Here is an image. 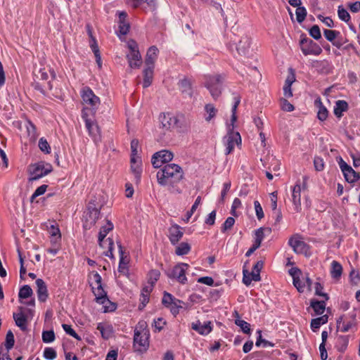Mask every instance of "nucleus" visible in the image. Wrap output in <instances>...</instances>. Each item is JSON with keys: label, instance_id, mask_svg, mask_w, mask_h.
I'll list each match as a JSON object with an SVG mask.
<instances>
[{"label": "nucleus", "instance_id": "obj_43", "mask_svg": "<svg viewBox=\"0 0 360 360\" xmlns=\"http://www.w3.org/2000/svg\"><path fill=\"white\" fill-rule=\"evenodd\" d=\"M90 46H91L92 51L94 52V53L95 55V57L96 58V62H97L98 66L101 67V58L98 46L96 44V41L94 37H92V39H91Z\"/></svg>", "mask_w": 360, "mask_h": 360}, {"label": "nucleus", "instance_id": "obj_29", "mask_svg": "<svg viewBox=\"0 0 360 360\" xmlns=\"http://www.w3.org/2000/svg\"><path fill=\"white\" fill-rule=\"evenodd\" d=\"M179 86L180 90L185 95L191 97L193 94V90L191 87V81L187 78H184L179 81Z\"/></svg>", "mask_w": 360, "mask_h": 360}, {"label": "nucleus", "instance_id": "obj_35", "mask_svg": "<svg viewBox=\"0 0 360 360\" xmlns=\"http://www.w3.org/2000/svg\"><path fill=\"white\" fill-rule=\"evenodd\" d=\"M205 115L204 118L205 121L210 122L213 118L215 117L217 113V109L214 106L213 104L208 103L205 105Z\"/></svg>", "mask_w": 360, "mask_h": 360}, {"label": "nucleus", "instance_id": "obj_27", "mask_svg": "<svg viewBox=\"0 0 360 360\" xmlns=\"http://www.w3.org/2000/svg\"><path fill=\"white\" fill-rule=\"evenodd\" d=\"M158 53L159 50L155 46H153L148 49L145 59V63L146 66L154 67V64L158 58Z\"/></svg>", "mask_w": 360, "mask_h": 360}, {"label": "nucleus", "instance_id": "obj_14", "mask_svg": "<svg viewBox=\"0 0 360 360\" xmlns=\"http://www.w3.org/2000/svg\"><path fill=\"white\" fill-rule=\"evenodd\" d=\"M264 231H267L269 233L271 232L269 228H259L255 231V238L252 246L246 252L245 256L250 257L257 248L261 245L262 241L264 237Z\"/></svg>", "mask_w": 360, "mask_h": 360}, {"label": "nucleus", "instance_id": "obj_58", "mask_svg": "<svg viewBox=\"0 0 360 360\" xmlns=\"http://www.w3.org/2000/svg\"><path fill=\"white\" fill-rule=\"evenodd\" d=\"M47 187L48 186L46 184L39 186L32 195L30 201L32 202L37 197L43 195L46 192Z\"/></svg>", "mask_w": 360, "mask_h": 360}, {"label": "nucleus", "instance_id": "obj_61", "mask_svg": "<svg viewBox=\"0 0 360 360\" xmlns=\"http://www.w3.org/2000/svg\"><path fill=\"white\" fill-rule=\"evenodd\" d=\"M309 34L316 40L321 39V34L319 27L316 25H313L309 30Z\"/></svg>", "mask_w": 360, "mask_h": 360}, {"label": "nucleus", "instance_id": "obj_60", "mask_svg": "<svg viewBox=\"0 0 360 360\" xmlns=\"http://www.w3.org/2000/svg\"><path fill=\"white\" fill-rule=\"evenodd\" d=\"M39 147L40 148V150L43 152H44L45 153H50L51 152V147L49 144V143L47 142V141L44 139V138H41L39 141Z\"/></svg>", "mask_w": 360, "mask_h": 360}, {"label": "nucleus", "instance_id": "obj_50", "mask_svg": "<svg viewBox=\"0 0 360 360\" xmlns=\"http://www.w3.org/2000/svg\"><path fill=\"white\" fill-rule=\"evenodd\" d=\"M50 233L51 234V242L53 244L58 243L61 237L59 229L56 228L53 225H52L51 226Z\"/></svg>", "mask_w": 360, "mask_h": 360}, {"label": "nucleus", "instance_id": "obj_19", "mask_svg": "<svg viewBox=\"0 0 360 360\" xmlns=\"http://www.w3.org/2000/svg\"><path fill=\"white\" fill-rule=\"evenodd\" d=\"M100 216L99 209H93L91 211H86L84 215L85 221L83 227L84 229H90L94 226Z\"/></svg>", "mask_w": 360, "mask_h": 360}, {"label": "nucleus", "instance_id": "obj_63", "mask_svg": "<svg viewBox=\"0 0 360 360\" xmlns=\"http://www.w3.org/2000/svg\"><path fill=\"white\" fill-rule=\"evenodd\" d=\"M254 206H255V213H256V216H257V219L259 220L262 219L264 217V214L263 209H262L259 202L257 200H255L254 202Z\"/></svg>", "mask_w": 360, "mask_h": 360}, {"label": "nucleus", "instance_id": "obj_17", "mask_svg": "<svg viewBox=\"0 0 360 360\" xmlns=\"http://www.w3.org/2000/svg\"><path fill=\"white\" fill-rule=\"evenodd\" d=\"M292 202L294 205V210L297 212H300L301 207V183L297 181L292 190Z\"/></svg>", "mask_w": 360, "mask_h": 360}, {"label": "nucleus", "instance_id": "obj_30", "mask_svg": "<svg viewBox=\"0 0 360 360\" xmlns=\"http://www.w3.org/2000/svg\"><path fill=\"white\" fill-rule=\"evenodd\" d=\"M153 70L154 67L152 66H146V68L143 70V88H147L152 84L153 78Z\"/></svg>", "mask_w": 360, "mask_h": 360}, {"label": "nucleus", "instance_id": "obj_32", "mask_svg": "<svg viewBox=\"0 0 360 360\" xmlns=\"http://www.w3.org/2000/svg\"><path fill=\"white\" fill-rule=\"evenodd\" d=\"M348 109V104L345 101L339 100L336 101L334 107V114L337 117H340L342 115V112L347 111Z\"/></svg>", "mask_w": 360, "mask_h": 360}, {"label": "nucleus", "instance_id": "obj_54", "mask_svg": "<svg viewBox=\"0 0 360 360\" xmlns=\"http://www.w3.org/2000/svg\"><path fill=\"white\" fill-rule=\"evenodd\" d=\"M56 352L52 347H46L44 350V357L47 360H53L56 358Z\"/></svg>", "mask_w": 360, "mask_h": 360}, {"label": "nucleus", "instance_id": "obj_4", "mask_svg": "<svg viewBox=\"0 0 360 360\" xmlns=\"http://www.w3.org/2000/svg\"><path fill=\"white\" fill-rule=\"evenodd\" d=\"M101 281V276L98 272L94 271L89 276V282L96 297V302L104 304L108 300L107 294L102 287Z\"/></svg>", "mask_w": 360, "mask_h": 360}, {"label": "nucleus", "instance_id": "obj_13", "mask_svg": "<svg viewBox=\"0 0 360 360\" xmlns=\"http://www.w3.org/2000/svg\"><path fill=\"white\" fill-rule=\"evenodd\" d=\"M338 165L347 182L354 183L360 179L359 173L355 172L352 167L347 165L341 158L338 161Z\"/></svg>", "mask_w": 360, "mask_h": 360}, {"label": "nucleus", "instance_id": "obj_59", "mask_svg": "<svg viewBox=\"0 0 360 360\" xmlns=\"http://www.w3.org/2000/svg\"><path fill=\"white\" fill-rule=\"evenodd\" d=\"M176 300V298L170 293L165 292L162 300V304L169 307L170 304Z\"/></svg>", "mask_w": 360, "mask_h": 360}, {"label": "nucleus", "instance_id": "obj_41", "mask_svg": "<svg viewBox=\"0 0 360 360\" xmlns=\"http://www.w3.org/2000/svg\"><path fill=\"white\" fill-rule=\"evenodd\" d=\"M190 250L191 245L188 243L182 242L178 246H176L175 253L177 255L182 256L187 255Z\"/></svg>", "mask_w": 360, "mask_h": 360}, {"label": "nucleus", "instance_id": "obj_20", "mask_svg": "<svg viewBox=\"0 0 360 360\" xmlns=\"http://www.w3.org/2000/svg\"><path fill=\"white\" fill-rule=\"evenodd\" d=\"M289 274L292 277L294 286L300 292H303L305 289V283H302L300 278V270L297 267H292L289 270Z\"/></svg>", "mask_w": 360, "mask_h": 360}, {"label": "nucleus", "instance_id": "obj_49", "mask_svg": "<svg viewBox=\"0 0 360 360\" xmlns=\"http://www.w3.org/2000/svg\"><path fill=\"white\" fill-rule=\"evenodd\" d=\"M338 15L339 18L345 22H349L350 20V15L348 11L343 8L342 6H339L338 8Z\"/></svg>", "mask_w": 360, "mask_h": 360}, {"label": "nucleus", "instance_id": "obj_64", "mask_svg": "<svg viewBox=\"0 0 360 360\" xmlns=\"http://www.w3.org/2000/svg\"><path fill=\"white\" fill-rule=\"evenodd\" d=\"M281 109L286 112H292L294 110V106L285 98L281 99Z\"/></svg>", "mask_w": 360, "mask_h": 360}, {"label": "nucleus", "instance_id": "obj_40", "mask_svg": "<svg viewBox=\"0 0 360 360\" xmlns=\"http://www.w3.org/2000/svg\"><path fill=\"white\" fill-rule=\"evenodd\" d=\"M263 262L258 261L254 266L253 269L251 272L252 278L254 279L255 281H259L261 279L260 277V271L263 267Z\"/></svg>", "mask_w": 360, "mask_h": 360}, {"label": "nucleus", "instance_id": "obj_2", "mask_svg": "<svg viewBox=\"0 0 360 360\" xmlns=\"http://www.w3.org/2000/svg\"><path fill=\"white\" fill-rule=\"evenodd\" d=\"M184 173L182 168L176 164L168 163L164 165L157 172L158 182L162 186L173 188L184 178Z\"/></svg>", "mask_w": 360, "mask_h": 360}, {"label": "nucleus", "instance_id": "obj_44", "mask_svg": "<svg viewBox=\"0 0 360 360\" xmlns=\"http://www.w3.org/2000/svg\"><path fill=\"white\" fill-rule=\"evenodd\" d=\"M349 338L347 336H340L338 338L336 347L339 352H343L347 347Z\"/></svg>", "mask_w": 360, "mask_h": 360}, {"label": "nucleus", "instance_id": "obj_53", "mask_svg": "<svg viewBox=\"0 0 360 360\" xmlns=\"http://www.w3.org/2000/svg\"><path fill=\"white\" fill-rule=\"evenodd\" d=\"M55 340V333L53 330H46L42 333V340L45 343H50Z\"/></svg>", "mask_w": 360, "mask_h": 360}, {"label": "nucleus", "instance_id": "obj_26", "mask_svg": "<svg viewBox=\"0 0 360 360\" xmlns=\"http://www.w3.org/2000/svg\"><path fill=\"white\" fill-rule=\"evenodd\" d=\"M127 58L131 68H139L142 64L140 52L128 53Z\"/></svg>", "mask_w": 360, "mask_h": 360}, {"label": "nucleus", "instance_id": "obj_10", "mask_svg": "<svg viewBox=\"0 0 360 360\" xmlns=\"http://www.w3.org/2000/svg\"><path fill=\"white\" fill-rule=\"evenodd\" d=\"M174 158V154L168 150H162L153 154L151 162L155 168H162L165 163L169 162Z\"/></svg>", "mask_w": 360, "mask_h": 360}, {"label": "nucleus", "instance_id": "obj_48", "mask_svg": "<svg viewBox=\"0 0 360 360\" xmlns=\"http://www.w3.org/2000/svg\"><path fill=\"white\" fill-rule=\"evenodd\" d=\"M160 272L158 270L153 269L148 273V285L154 286L156 281L159 279Z\"/></svg>", "mask_w": 360, "mask_h": 360}, {"label": "nucleus", "instance_id": "obj_47", "mask_svg": "<svg viewBox=\"0 0 360 360\" xmlns=\"http://www.w3.org/2000/svg\"><path fill=\"white\" fill-rule=\"evenodd\" d=\"M32 289L28 285H23L19 290L18 296L20 299H26L32 295Z\"/></svg>", "mask_w": 360, "mask_h": 360}, {"label": "nucleus", "instance_id": "obj_3", "mask_svg": "<svg viewBox=\"0 0 360 360\" xmlns=\"http://www.w3.org/2000/svg\"><path fill=\"white\" fill-rule=\"evenodd\" d=\"M149 332L147 329L146 322L139 321L134 336V347L136 351L143 352L147 350L149 346Z\"/></svg>", "mask_w": 360, "mask_h": 360}, {"label": "nucleus", "instance_id": "obj_6", "mask_svg": "<svg viewBox=\"0 0 360 360\" xmlns=\"http://www.w3.org/2000/svg\"><path fill=\"white\" fill-rule=\"evenodd\" d=\"M80 95L83 104L90 107V108H86L88 109L87 112L91 110L93 113H95L100 105V98L89 86H84L80 91Z\"/></svg>", "mask_w": 360, "mask_h": 360}, {"label": "nucleus", "instance_id": "obj_5", "mask_svg": "<svg viewBox=\"0 0 360 360\" xmlns=\"http://www.w3.org/2000/svg\"><path fill=\"white\" fill-rule=\"evenodd\" d=\"M53 169L52 165L45 162H39L30 165L28 167L29 181H33L45 176Z\"/></svg>", "mask_w": 360, "mask_h": 360}, {"label": "nucleus", "instance_id": "obj_39", "mask_svg": "<svg viewBox=\"0 0 360 360\" xmlns=\"http://www.w3.org/2000/svg\"><path fill=\"white\" fill-rule=\"evenodd\" d=\"M113 224L111 221H108L106 224L103 226L100 229L98 233V240L101 241V239L105 238L108 233L113 229Z\"/></svg>", "mask_w": 360, "mask_h": 360}, {"label": "nucleus", "instance_id": "obj_38", "mask_svg": "<svg viewBox=\"0 0 360 360\" xmlns=\"http://www.w3.org/2000/svg\"><path fill=\"white\" fill-rule=\"evenodd\" d=\"M328 321V316L323 315L322 316L314 319L311 321V328L313 331L318 330L320 326Z\"/></svg>", "mask_w": 360, "mask_h": 360}, {"label": "nucleus", "instance_id": "obj_24", "mask_svg": "<svg viewBox=\"0 0 360 360\" xmlns=\"http://www.w3.org/2000/svg\"><path fill=\"white\" fill-rule=\"evenodd\" d=\"M98 244L99 246L104 250L103 253L106 257L114 258L112 254L114 243L112 238H108L101 239V242L98 240Z\"/></svg>", "mask_w": 360, "mask_h": 360}, {"label": "nucleus", "instance_id": "obj_57", "mask_svg": "<svg viewBox=\"0 0 360 360\" xmlns=\"http://www.w3.org/2000/svg\"><path fill=\"white\" fill-rule=\"evenodd\" d=\"M235 224V219L232 217H228L221 227V232L225 233L226 231L231 229Z\"/></svg>", "mask_w": 360, "mask_h": 360}, {"label": "nucleus", "instance_id": "obj_22", "mask_svg": "<svg viewBox=\"0 0 360 360\" xmlns=\"http://www.w3.org/2000/svg\"><path fill=\"white\" fill-rule=\"evenodd\" d=\"M119 15V32L122 35H126L129 30V24L127 22V13L125 11H118Z\"/></svg>", "mask_w": 360, "mask_h": 360}, {"label": "nucleus", "instance_id": "obj_51", "mask_svg": "<svg viewBox=\"0 0 360 360\" xmlns=\"http://www.w3.org/2000/svg\"><path fill=\"white\" fill-rule=\"evenodd\" d=\"M307 13V10L304 7L301 6L297 8L295 11L297 21L299 23L302 22L305 20Z\"/></svg>", "mask_w": 360, "mask_h": 360}, {"label": "nucleus", "instance_id": "obj_52", "mask_svg": "<svg viewBox=\"0 0 360 360\" xmlns=\"http://www.w3.org/2000/svg\"><path fill=\"white\" fill-rule=\"evenodd\" d=\"M15 340H14V335L11 330H8L6 333V342H5V347L6 349L8 351L10 350L14 345Z\"/></svg>", "mask_w": 360, "mask_h": 360}, {"label": "nucleus", "instance_id": "obj_33", "mask_svg": "<svg viewBox=\"0 0 360 360\" xmlns=\"http://www.w3.org/2000/svg\"><path fill=\"white\" fill-rule=\"evenodd\" d=\"M97 330L101 333L102 338L105 340L110 338L112 333V328L111 326L102 323H99L98 324Z\"/></svg>", "mask_w": 360, "mask_h": 360}, {"label": "nucleus", "instance_id": "obj_15", "mask_svg": "<svg viewBox=\"0 0 360 360\" xmlns=\"http://www.w3.org/2000/svg\"><path fill=\"white\" fill-rule=\"evenodd\" d=\"M183 229L176 224H172L168 229V238L170 243L175 245L184 236Z\"/></svg>", "mask_w": 360, "mask_h": 360}, {"label": "nucleus", "instance_id": "obj_1", "mask_svg": "<svg viewBox=\"0 0 360 360\" xmlns=\"http://www.w3.org/2000/svg\"><path fill=\"white\" fill-rule=\"evenodd\" d=\"M233 100L234 102L231 108V122L227 124V134L223 138V143L226 146V155L230 154L236 146L241 144V137L239 132L234 131V124L237 120L236 111L240 103V97L235 96Z\"/></svg>", "mask_w": 360, "mask_h": 360}, {"label": "nucleus", "instance_id": "obj_46", "mask_svg": "<svg viewBox=\"0 0 360 360\" xmlns=\"http://www.w3.org/2000/svg\"><path fill=\"white\" fill-rule=\"evenodd\" d=\"M139 147V141L137 139H133L131 141V162H135V158H138Z\"/></svg>", "mask_w": 360, "mask_h": 360}, {"label": "nucleus", "instance_id": "obj_12", "mask_svg": "<svg viewBox=\"0 0 360 360\" xmlns=\"http://www.w3.org/2000/svg\"><path fill=\"white\" fill-rule=\"evenodd\" d=\"M288 244L297 254H303L306 256L310 255L309 246L301 239L299 235L291 237L288 241Z\"/></svg>", "mask_w": 360, "mask_h": 360}, {"label": "nucleus", "instance_id": "obj_55", "mask_svg": "<svg viewBox=\"0 0 360 360\" xmlns=\"http://www.w3.org/2000/svg\"><path fill=\"white\" fill-rule=\"evenodd\" d=\"M339 34H340V32L338 31H335V30H323L324 37H326V39L328 41H329L330 42H333Z\"/></svg>", "mask_w": 360, "mask_h": 360}, {"label": "nucleus", "instance_id": "obj_9", "mask_svg": "<svg viewBox=\"0 0 360 360\" xmlns=\"http://www.w3.org/2000/svg\"><path fill=\"white\" fill-rule=\"evenodd\" d=\"M300 49L304 56H319L322 53L321 46L312 39L304 37L300 42Z\"/></svg>", "mask_w": 360, "mask_h": 360}, {"label": "nucleus", "instance_id": "obj_62", "mask_svg": "<svg viewBox=\"0 0 360 360\" xmlns=\"http://www.w3.org/2000/svg\"><path fill=\"white\" fill-rule=\"evenodd\" d=\"M62 327L63 328V330L65 331V333L67 334H68L69 335L75 338V339L78 340H81V338L77 335V333L72 328L71 326L70 325H68V324H63L62 325Z\"/></svg>", "mask_w": 360, "mask_h": 360}, {"label": "nucleus", "instance_id": "obj_16", "mask_svg": "<svg viewBox=\"0 0 360 360\" xmlns=\"http://www.w3.org/2000/svg\"><path fill=\"white\" fill-rule=\"evenodd\" d=\"M162 127L166 130L174 128L178 123V119L170 113H162L160 115Z\"/></svg>", "mask_w": 360, "mask_h": 360}, {"label": "nucleus", "instance_id": "obj_23", "mask_svg": "<svg viewBox=\"0 0 360 360\" xmlns=\"http://www.w3.org/2000/svg\"><path fill=\"white\" fill-rule=\"evenodd\" d=\"M35 283L37 287V292L38 300L40 302H44L46 300L48 297V290L46 285L45 282L41 278H37Z\"/></svg>", "mask_w": 360, "mask_h": 360}, {"label": "nucleus", "instance_id": "obj_31", "mask_svg": "<svg viewBox=\"0 0 360 360\" xmlns=\"http://www.w3.org/2000/svg\"><path fill=\"white\" fill-rule=\"evenodd\" d=\"M315 105L319 108L317 112V117L321 121H324L327 119L328 111L326 108L323 105L321 99H316L315 101Z\"/></svg>", "mask_w": 360, "mask_h": 360}, {"label": "nucleus", "instance_id": "obj_21", "mask_svg": "<svg viewBox=\"0 0 360 360\" xmlns=\"http://www.w3.org/2000/svg\"><path fill=\"white\" fill-rule=\"evenodd\" d=\"M18 313H13V317L17 326H18L22 330L27 329V317L24 314L25 308L20 307L18 308Z\"/></svg>", "mask_w": 360, "mask_h": 360}, {"label": "nucleus", "instance_id": "obj_8", "mask_svg": "<svg viewBox=\"0 0 360 360\" xmlns=\"http://www.w3.org/2000/svg\"><path fill=\"white\" fill-rule=\"evenodd\" d=\"M87 108H84L82 112V117L85 122V126L89 134L95 142L101 141L100 129L97 124L89 117Z\"/></svg>", "mask_w": 360, "mask_h": 360}, {"label": "nucleus", "instance_id": "obj_28", "mask_svg": "<svg viewBox=\"0 0 360 360\" xmlns=\"http://www.w3.org/2000/svg\"><path fill=\"white\" fill-rule=\"evenodd\" d=\"M192 328L199 333L200 335H207L212 330L211 323L205 322L202 324L200 321L192 324Z\"/></svg>", "mask_w": 360, "mask_h": 360}, {"label": "nucleus", "instance_id": "obj_18", "mask_svg": "<svg viewBox=\"0 0 360 360\" xmlns=\"http://www.w3.org/2000/svg\"><path fill=\"white\" fill-rule=\"evenodd\" d=\"M251 39L248 36L242 37L239 41L236 50L239 55L249 57L250 53Z\"/></svg>", "mask_w": 360, "mask_h": 360}, {"label": "nucleus", "instance_id": "obj_34", "mask_svg": "<svg viewBox=\"0 0 360 360\" xmlns=\"http://www.w3.org/2000/svg\"><path fill=\"white\" fill-rule=\"evenodd\" d=\"M310 305L311 308L314 309L316 314L321 315L325 311L326 304L325 301L311 300Z\"/></svg>", "mask_w": 360, "mask_h": 360}, {"label": "nucleus", "instance_id": "obj_25", "mask_svg": "<svg viewBox=\"0 0 360 360\" xmlns=\"http://www.w3.org/2000/svg\"><path fill=\"white\" fill-rule=\"evenodd\" d=\"M355 323L353 321L347 319V316H341L337 320V327L342 333L348 332L353 327Z\"/></svg>", "mask_w": 360, "mask_h": 360}, {"label": "nucleus", "instance_id": "obj_37", "mask_svg": "<svg viewBox=\"0 0 360 360\" xmlns=\"http://www.w3.org/2000/svg\"><path fill=\"white\" fill-rule=\"evenodd\" d=\"M342 273V266L337 261H333L331 263L330 274L333 278L339 279Z\"/></svg>", "mask_w": 360, "mask_h": 360}, {"label": "nucleus", "instance_id": "obj_36", "mask_svg": "<svg viewBox=\"0 0 360 360\" xmlns=\"http://www.w3.org/2000/svg\"><path fill=\"white\" fill-rule=\"evenodd\" d=\"M235 323L238 326H239L242 331L245 334H250L251 329H250V324L246 322L244 320H242L240 319L239 314L237 311L235 312Z\"/></svg>", "mask_w": 360, "mask_h": 360}, {"label": "nucleus", "instance_id": "obj_11", "mask_svg": "<svg viewBox=\"0 0 360 360\" xmlns=\"http://www.w3.org/2000/svg\"><path fill=\"white\" fill-rule=\"evenodd\" d=\"M188 266V264L186 263H179L173 268L170 273L167 274V276L170 278H174L179 283L184 285L187 283L186 272Z\"/></svg>", "mask_w": 360, "mask_h": 360}, {"label": "nucleus", "instance_id": "obj_7", "mask_svg": "<svg viewBox=\"0 0 360 360\" xmlns=\"http://www.w3.org/2000/svg\"><path fill=\"white\" fill-rule=\"evenodd\" d=\"M221 83L222 78L221 75H209L205 78V86L215 100L219 98L221 93Z\"/></svg>", "mask_w": 360, "mask_h": 360}, {"label": "nucleus", "instance_id": "obj_56", "mask_svg": "<svg viewBox=\"0 0 360 360\" xmlns=\"http://www.w3.org/2000/svg\"><path fill=\"white\" fill-rule=\"evenodd\" d=\"M181 303L182 301L176 298V300L172 302V304L169 306L172 314L176 315L179 314V309L182 308V306L181 305Z\"/></svg>", "mask_w": 360, "mask_h": 360}, {"label": "nucleus", "instance_id": "obj_45", "mask_svg": "<svg viewBox=\"0 0 360 360\" xmlns=\"http://www.w3.org/2000/svg\"><path fill=\"white\" fill-rule=\"evenodd\" d=\"M153 288L152 285H146L142 289L141 301L144 306L149 301V295L153 290Z\"/></svg>", "mask_w": 360, "mask_h": 360}, {"label": "nucleus", "instance_id": "obj_42", "mask_svg": "<svg viewBox=\"0 0 360 360\" xmlns=\"http://www.w3.org/2000/svg\"><path fill=\"white\" fill-rule=\"evenodd\" d=\"M131 169L132 172L134 173L135 178L137 180H139L141 178V174L142 172V169L141 166V162L139 161L138 158H135V162H131Z\"/></svg>", "mask_w": 360, "mask_h": 360}]
</instances>
